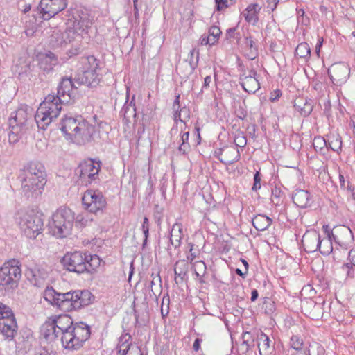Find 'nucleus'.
Masks as SVG:
<instances>
[{
    "label": "nucleus",
    "instance_id": "obj_1",
    "mask_svg": "<svg viewBox=\"0 0 355 355\" xmlns=\"http://www.w3.org/2000/svg\"><path fill=\"white\" fill-rule=\"evenodd\" d=\"M56 324V328L61 334L62 347L67 349H78L90 336L89 327L83 323L73 324L71 318L67 314H62L49 318Z\"/></svg>",
    "mask_w": 355,
    "mask_h": 355
},
{
    "label": "nucleus",
    "instance_id": "obj_2",
    "mask_svg": "<svg viewBox=\"0 0 355 355\" xmlns=\"http://www.w3.org/2000/svg\"><path fill=\"white\" fill-rule=\"evenodd\" d=\"M19 180L21 193L28 198H37L42 194L47 182L44 165L36 161L28 162L21 169Z\"/></svg>",
    "mask_w": 355,
    "mask_h": 355
},
{
    "label": "nucleus",
    "instance_id": "obj_3",
    "mask_svg": "<svg viewBox=\"0 0 355 355\" xmlns=\"http://www.w3.org/2000/svg\"><path fill=\"white\" fill-rule=\"evenodd\" d=\"M62 102L53 94L48 95L40 103L35 114V120L39 128L45 130L46 128L56 119L62 109Z\"/></svg>",
    "mask_w": 355,
    "mask_h": 355
},
{
    "label": "nucleus",
    "instance_id": "obj_4",
    "mask_svg": "<svg viewBox=\"0 0 355 355\" xmlns=\"http://www.w3.org/2000/svg\"><path fill=\"white\" fill-rule=\"evenodd\" d=\"M74 219V213L69 208L58 209L49 223L52 234L58 238H64L71 234Z\"/></svg>",
    "mask_w": 355,
    "mask_h": 355
},
{
    "label": "nucleus",
    "instance_id": "obj_5",
    "mask_svg": "<svg viewBox=\"0 0 355 355\" xmlns=\"http://www.w3.org/2000/svg\"><path fill=\"white\" fill-rule=\"evenodd\" d=\"M21 278V269L19 260H8L0 268V285L10 288H16Z\"/></svg>",
    "mask_w": 355,
    "mask_h": 355
},
{
    "label": "nucleus",
    "instance_id": "obj_6",
    "mask_svg": "<svg viewBox=\"0 0 355 355\" xmlns=\"http://www.w3.org/2000/svg\"><path fill=\"white\" fill-rule=\"evenodd\" d=\"M19 226L27 238L35 239L43 230V220L39 214L31 211L20 217Z\"/></svg>",
    "mask_w": 355,
    "mask_h": 355
},
{
    "label": "nucleus",
    "instance_id": "obj_7",
    "mask_svg": "<svg viewBox=\"0 0 355 355\" xmlns=\"http://www.w3.org/2000/svg\"><path fill=\"white\" fill-rule=\"evenodd\" d=\"M89 257L86 253L80 252H68L63 257L62 263L70 272H89V266H91L92 263L89 261Z\"/></svg>",
    "mask_w": 355,
    "mask_h": 355
},
{
    "label": "nucleus",
    "instance_id": "obj_8",
    "mask_svg": "<svg viewBox=\"0 0 355 355\" xmlns=\"http://www.w3.org/2000/svg\"><path fill=\"white\" fill-rule=\"evenodd\" d=\"M33 116V109L29 107H20L15 112L12 113L9 119V126L10 133V139H13L15 141L17 138H15L20 134L23 127L26 125L28 119Z\"/></svg>",
    "mask_w": 355,
    "mask_h": 355
},
{
    "label": "nucleus",
    "instance_id": "obj_9",
    "mask_svg": "<svg viewBox=\"0 0 355 355\" xmlns=\"http://www.w3.org/2000/svg\"><path fill=\"white\" fill-rule=\"evenodd\" d=\"M67 306V311H73L85 308L92 303L94 297L89 291H74L65 293L63 295Z\"/></svg>",
    "mask_w": 355,
    "mask_h": 355
},
{
    "label": "nucleus",
    "instance_id": "obj_10",
    "mask_svg": "<svg viewBox=\"0 0 355 355\" xmlns=\"http://www.w3.org/2000/svg\"><path fill=\"white\" fill-rule=\"evenodd\" d=\"M82 202L84 208L93 214L103 212L107 207L105 197L98 190H87L82 197Z\"/></svg>",
    "mask_w": 355,
    "mask_h": 355
},
{
    "label": "nucleus",
    "instance_id": "obj_11",
    "mask_svg": "<svg viewBox=\"0 0 355 355\" xmlns=\"http://www.w3.org/2000/svg\"><path fill=\"white\" fill-rule=\"evenodd\" d=\"M87 60L89 67L85 68L78 79L83 85L92 87H96L98 85L101 78L98 61L94 56L88 57Z\"/></svg>",
    "mask_w": 355,
    "mask_h": 355
},
{
    "label": "nucleus",
    "instance_id": "obj_12",
    "mask_svg": "<svg viewBox=\"0 0 355 355\" xmlns=\"http://www.w3.org/2000/svg\"><path fill=\"white\" fill-rule=\"evenodd\" d=\"M101 168V162L87 159L79 164L76 173H79L83 180L91 184L98 178Z\"/></svg>",
    "mask_w": 355,
    "mask_h": 355
},
{
    "label": "nucleus",
    "instance_id": "obj_13",
    "mask_svg": "<svg viewBox=\"0 0 355 355\" xmlns=\"http://www.w3.org/2000/svg\"><path fill=\"white\" fill-rule=\"evenodd\" d=\"M68 24L82 37L83 34L88 33L92 21L87 12L78 10L73 15L72 18L69 19Z\"/></svg>",
    "mask_w": 355,
    "mask_h": 355
},
{
    "label": "nucleus",
    "instance_id": "obj_14",
    "mask_svg": "<svg viewBox=\"0 0 355 355\" xmlns=\"http://www.w3.org/2000/svg\"><path fill=\"white\" fill-rule=\"evenodd\" d=\"M67 7V0H41L40 14L44 20H49Z\"/></svg>",
    "mask_w": 355,
    "mask_h": 355
},
{
    "label": "nucleus",
    "instance_id": "obj_15",
    "mask_svg": "<svg viewBox=\"0 0 355 355\" xmlns=\"http://www.w3.org/2000/svg\"><path fill=\"white\" fill-rule=\"evenodd\" d=\"M80 40L81 37L76 33V30H73L68 23L64 31H53L51 40V42L54 43L56 46H62L73 41L79 42Z\"/></svg>",
    "mask_w": 355,
    "mask_h": 355
},
{
    "label": "nucleus",
    "instance_id": "obj_16",
    "mask_svg": "<svg viewBox=\"0 0 355 355\" xmlns=\"http://www.w3.org/2000/svg\"><path fill=\"white\" fill-rule=\"evenodd\" d=\"M95 132V127L83 120L70 140L79 145L85 144L93 140Z\"/></svg>",
    "mask_w": 355,
    "mask_h": 355
},
{
    "label": "nucleus",
    "instance_id": "obj_17",
    "mask_svg": "<svg viewBox=\"0 0 355 355\" xmlns=\"http://www.w3.org/2000/svg\"><path fill=\"white\" fill-rule=\"evenodd\" d=\"M331 236L334 241L343 249L351 247L354 236L352 230L347 226L340 225L334 229Z\"/></svg>",
    "mask_w": 355,
    "mask_h": 355
},
{
    "label": "nucleus",
    "instance_id": "obj_18",
    "mask_svg": "<svg viewBox=\"0 0 355 355\" xmlns=\"http://www.w3.org/2000/svg\"><path fill=\"white\" fill-rule=\"evenodd\" d=\"M328 74L334 85H340L349 78L350 69L343 62L335 63L329 68Z\"/></svg>",
    "mask_w": 355,
    "mask_h": 355
},
{
    "label": "nucleus",
    "instance_id": "obj_19",
    "mask_svg": "<svg viewBox=\"0 0 355 355\" xmlns=\"http://www.w3.org/2000/svg\"><path fill=\"white\" fill-rule=\"evenodd\" d=\"M257 74V71L251 69L243 71L241 75L240 83L243 89L249 94H254L260 88Z\"/></svg>",
    "mask_w": 355,
    "mask_h": 355
},
{
    "label": "nucleus",
    "instance_id": "obj_20",
    "mask_svg": "<svg viewBox=\"0 0 355 355\" xmlns=\"http://www.w3.org/2000/svg\"><path fill=\"white\" fill-rule=\"evenodd\" d=\"M260 331L256 328L247 327L242 334V343L239 345V352L245 354L250 348L254 346L257 336L259 335Z\"/></svg>",
    "mask_w": 355,
    "mask_h": 355
},
{
    "label": "nucleus",
    "instance_id": "obj_21",
    "mask_svg": "<svg viewBox=\"0 0 355 355\" xmlns=\"http://www.w3.org/2000/svg\"><path fill=\"white\" fill-rule=\"evenodd\" d=\"M320 234L315 230L306 231L302 236V243L308 253L314 252L320 248Z\"/></svg>",
    "mask_w": 355,
    "mask_h": 355
},
{
    "label": "nucleus",
    "instance_id": "obj_22",
    "mask_svg": "<svg viewBox=\"0 0 355 355\" xmlns=\"http://www.w3.org/2000/svg\"><path fill=\"white\" fill-rule=\"evenodd\" d=\"M56 96L66 103L74 97L73 84L71 78H64L62 79L58 87Z\"/></svg>",
    "mask_w": 355,
    "mask_h": 355
},
{
    "label": "nucleus",
    "instance_id": "obj_23",
    "mask_svg": "<svg viewBox=\"0 0 355 355\" xmlns=\"http://www.w3.org/2000/svg\"><path fill=\"white\" fill-rule=\"evenodd\" d=\"M60 333L56 328V324L49 318L40 328V337L48 343H52L57 340Z\"/></svg>",
    "mask_w": 355,
    "mask_h": 355
},
{
    "label": "nucleus",
    "instance_id": "obj_24",
    "mask_svg": "<svg viewBox=\"0 0 355 355\" xmlns=\"http://www.w3.org/2000/svg\"><path fill=\"white\" fill-rule=\"evenodd\" d=\"M83 120L80 119L73 118L72 116H65L62 119L60 125L61 130L65 135L67 139H69L73 136V133L76 132V129L80 125V121Z\"/></svg>",
    "mask_w": 355,
    "mask_h": 355
},
{
    "label": "nucleus",
    "instance_id": "obj_25",
    "mask_svg": "<svg viewBox=\"0 0 355 355\" xmlns=\"http://www.w3.org/2000/svg\"><path fill=\"white\" fill-rule=\"evenodd\" d=\"M37 58L39 67L44 72L48 73L52 71L54 67L58 64L56 55L51 51L40 53Z\"/></svg>",
    "mask_w": 355,
    "mask_h": 355
},
{
    "label": "nucleus",
    "instance_id": "obj_26",
    "mask_svg": "<svg viewBox=\"0 0 355 355\" xmlns=\"http://www.w3.org/2000/svg\"><path fill=\"white\" fill-rule=\"evenodd\" d=\"M63 295H65V293H58L52 287H47L44 292V299L58 309L66 305L67 300Z\"/></svg>",
    "mask_w": 355,
    "mask_h": 355
},
{
    "label": "nucleus",
    "instance_id": "obj_27",
    "mask_svg": "<svg viewBox=\"0 0 355 355\" xmlns=\"http://www.w3.org/2000/svg\"><path fill=\"white\" fill-rule=\"evenodd\" d=\"M293 202L300 208H306L311 205V197L308 191L297 189L293 196Z\"/></svg>",
    "mask_w": 355,
    "mask_h": 355
},
{
    "label": "nucleus",
    "instance_id": "obj_28",
    "mask_svg": "<svg viewBox=\"0 0 355 355\" xmlns=\"http://www.w3.org/2000/svg\"><path fill=\"white\" fill-rule=\"evenodd\" d=\"M294 107L302 116H306L311 113L313 106L310 99L299 97L294 101Z\"/></svg>",
    "mask_w": 355,
    "mask_h": 355
},
{
    "label": "nucleus",
    "instance_id": "obj_29",
    "mask_svg": "<svg viewBox=\"0 0 355 355\" xmlns=\"http://www.w3.org/2000/svg\"><path fill=\"white\" fill-rule=\"evenodd\" d=\"M189 263L186 260H179L174 266L175 281L177 284H182L187 275Z\"/></svg>",
    "mask_w": 355,
    "mask_h": 355
},
{
    "label": "nucleus",
    "instance_id": "obj_30",
    "mask_svg": "<svg viewBox=\"0 0 355 355\" xmlns=\"http://www.w3.org/2000/svg\"><path fill=\"white\" fill-rule=\"evenodd\" d=\"M240 155L239 150L234 147H225L223 148V156L220 161L225 164H231L239 160Z\"/></svg>",
    "mask_w": 355,
    "mask_h": 355
},
{
    "label": "nucleus",
    "instance_id": "obj_31",
    "mask_svg": "<svg viewBox=\"0 0 355 355\" xmlns=\"http://www.w3.org/2000/svg\"><path fill=\"white\" fill-rule=\"evenodd\" d=\"M183 237V229L180 223H175L170 234V243L175 248H179Z\"/></svg>",
    "mask_w": 355,
    "mask_h": 355
},
{
    "label": "nucleus",
    "instance_id": "obj_32",
    "mask_svg": "<svg viewBox=\"0 0 355 355\" xmlns=\"http://www.w3.org/2000/svg\"><path fill=\"white\" fill-rule=\"evenodd\" d=\"M259 10L260 8L257 3H252L243 11V15L248 23L254 25L259 19L258 13Z\"/></svg>",
    "mask_w": 355,
    "mask_h": 355
},
{
    "label": "nucleus",
    "instance_id": "obj_33",
    "mask_svg": "<svg viewBox=\"0 0 355 355\" xmlns=\"http://www.w3.org/2000/svg\"><path fill=\"white\" fill-rule=\"evenodd\" d=\"M130 339L131 336L128 333L123 334L119 338L117 345L119 355H126L130 351L132 347Z\"/></svg>",
    "mask_w": 355,
    "mask_h": 355
},
{
    "label": "nucleus",
    "instance_id": "obj_34",
    "mask_svg": "<svg viewBox=\"0 0 355 355\" xmlns=\"http://www.w3.org/2000/svg\"><path fill=\"white\" fill-rule=\"evenodd\" d=\"M272 219L263 214H257L252 218V225L258 231L267 230L272 224Z\"/></svg>",
    "mask_w": 355,
    "mask_h": 355
},
{
    "label": "nucleus",
    "instance_id": "obj_35",
    "mask_svg": "<svg viewBox=\"0 0 355 355\" xmlns=\"http://www.w3.org/2000/svg\"><path fill=\"white\" fill-rule=\"evenodd\" d=\"M342 269L346 271L347 277H355V249L349 252L347 262L343 264Z\"/></svg>",
    "mask_w": 355,
    "mask_h": 355
},
{
    "label": "nucleus",
    "instance_id": "obj_36",
    "mask_svg": "<svg viewBox=\"0 0 355 355\" xmlns=\"http://www.w3.org/2000/svg\"><path fill=\"white\" fill-rule=\"evenodd\" d=\"M194 69L191 62L184 60L179 62L176 66V71L182 77V78H187L190 74L192 73Z\"/></svg>",
    "mask_w": 355,
    "mask_h": 355
},
{
    "label": "nucleus",
    "instance_id": "obj_37",
    "mask_svg": "<svg viewBox=\"0 0 355 355\" xmlns=\"http://www.w3.org/2000/svg\"><path fill=\"white\" fill-rule=\"evenodd\" d=\"M270 343L269 337L264 333L260 331L259 335L257 336V345L261 355H262L263 352L265 354L267 353V351L270 348Z\"/></svg>",
    "mask_w": 355,
    "mask_h": 355
},
{
    "label": "nucleus",
    "instance_id": "obj_38",
    "mask_svg": "<svg viewBox=\"0 0 355 355\" xmlns=\"http://www.w3.org/2000/svg\"><path fill=\"white\" fill-rule=\"evenodd\" d=\"M328 146L329 148L336 152L341 150L342 148V140L341 137L337 133H331L328 136L327 141Z\"/></svg>",
    "mask_w": 355,
    "mask_h": 355
},
{
    "label": "nucleus",
    "instance_id": "obj_39",
    "mask_svg": "<svg viewBox=\"0 0 355 355\" xmlns=\"http://www.w3.org/2000/svg\"><path fill=\"white\" fill-rule=\"evenodd\" d=\"M17 327H12V325H8L5 324L4 321L0 322V331H1L2 334L5 336V338L8 340H11L13 339L16 329Z\"/></svg>",
    "mask_w": 355,
    "mask_h": 355
},
{
    "label": "nucleus",
    "instance_id": "obj_40",
    "mask_svg": "<svg viewBox=\"0 0 355 355\" xmlns=\"http://www.w3.org/2000/svg\"><path fill=\"white\" fill-rule=\"evenodd\" d=\"M127 121H129L130 118H135L137 115L136 108L132 101L130 103H125L122 107L120 112Z\"/></svg>",
    "mask_w": 355,
    "mask_h": 355
},
{
    "label": "nucleus",
    "instance_id": "obj_41",
    "mask_svg": "<svg viewBox=\"0 0 355 355\" xmlns=\"http://www.w3.org/2000/svg\"><path fill=\"white\" fill-rule=\"evenodd\" d=\"M320 248L318 250H320L321 254L323 255H328L333 251L332 241L330 236L321 239L320 238Z\"/></svg>",
    "mask_w": 355,
    "mask_h": 355
},
{
    "label": "nucleus",
    "instance_id": "obj_42",
    "mask_svg": "<svg viewBox=\"0 0 355 355\" xmlns=\"http://www.w3.org/2000/svg\"><path fill=\"white\" fill-rule=\"evenodd\" d=\"M92 220L93 219L88 214L81 213L77 215L74 219V223L76 227L82 228L89 225Z\"/></svg>",
    "mask_w": 355,
    "mask_h": 355
},
{
    "label": "nucleus",
    "instance_id": "obj_43",
    "mask_svg": "<svg viewBox=\"0 0 355 355\" xmlns=\"http://www.w3.org/2000/svg\"><path fill=\"white\" fill-rule=\"evenodd\" d=\"M311 50L306 42H302L297 45L295 49V55L301 58H306L310 55Z\"/></svg>",
    "mask_w": 355,
    "mask_h": 355
},
{
    "label": "nucleus",
    "instance_id": "obj_44",
    "mask_svg": "<svg viewBox=\"0 0 355 355\" xmlns=\"http://www.w3.org/2000/svg\"><path fill=\"white\" fill-rule=\"evenodd\" d=\"M192 263L195 275L198 277H202L205 275L207 269L205 262L202 261H198Z\"/></svg>",
    "mask_w": 355,
    "mask_h": 355
},
{
    "label": "nucleus",
    "instance_id": "obj_45",
    "mask_svg": "<svg viewBox=\"0 0 355 355\" xmlns=\"http://www.w3.org/2000/svg\"><path fill=\"white\" fill-rule=\"evenodd\" d=\"M4 321L5 324L17 327L13 312H0V322Z\"/></svg>",
    "mask_w": 355,
    "mask_h": 355
},
{
    "label": "nucleus",
    "instance_id": "obj_46",
    "mask_svg": "<svg viewBox=\"0 0 355 355\" xmlns=\"http://www.w3.org/2000/svg\"><path fill=\"white\" fill-rule=\"evenodd\" d=\"M220 34L221 31L219 27L216 26L210 27L209 30V35L207 36L210 38L211 44H215L218 42Z\"/></svg>",
    "mask_w": 355,
    "mask_h": 355
},
{
    "label": "nucleus",
    "instance_id": "obj_47",
    "mask_svg": "<svg viewBox=\"0 0 355 355\" xmlns=\"http://www.w3.org/2000/svg\"><path fill=\"white\" fill-rule=\"evenodd\" d=\"M189 246V254L187 255V261L192 263L193 260L198 256L199 250L198 249H194V245L191 243L188 244Z\"/></svg>",
    "mask_w": 355,
    "mask_h": 355
},
{
    "label": "nucleus",
    "instance_id": "obj_48",
    "mask_svg": "<svg viewBox=\"0 0 355 355\" xmlns=\"http://www.w3.org/2000/svg\"><path fill=\"white\" fill-rule=\"evenodd\" d=\"M313 147L317 152H322L324 146H327V142L323 137H315L313 140Z\"/></svg>",
    "mask_w": 355,
    "mask_h": 355
},
{
    "label": "nucleus",
    "instance_id": "obj_49",
    "mask_svg": "<svg viewBox=\"0 0 355 355\" xmlns=\"http://www.w3.org/2000/svg\"><path fill=\"white\" fill-rule=\"evenodd\" d=\"M245 45L247 48L250 50L251 56H249L251 60L255 58L257 55V48L255 46L254 42L252 40V38L246 37L245 40Z\"/></svg>",
    "mask_w": 355,
    "mask_h": 355
},
{
    "label": "nucleus",
    "instance_id": "obj_50",
    "mask_svg": "<svg viewBox=\"0 0 355 355\" xmlns=\"http://www.w3.org/2000/svg\"><path fill=\"white\" fill-rule=\"evenodd\" d=\"M291 347L295 350L299 351L302 349L303 341L297 336H293L290 340Z\"/></svg>",
    "mask_w": 355,
    "mask_h": 355
},
{
    "label": "nucleus",
    "instance_id": "obj_51",
    "mask_svg": "<svg viewBox=\"0 0 355 355\" xmlns=\"http://www.w3.org/2000/svg\"><path fill=\"white\" fill-rule=\"evenodd\" d=\"M316 291L309 284L304 286L301 290V295L307 296L308 297H313L315 295Z\"/></svg>",
    "mask_w": 355,
    "mask_h": 355
},
{
    "label": "nucleus",
    "instance_id": "obj_52",
    "mask_svg": "<svg viewBox=\"0 0 355 355\" xmlns=\"http://www.w3.org/2000/svg\"><path fill=\"white\" fill-rule=\"evenodd\" d=\"M346 191L348 197L354 202L355 205V187L349 181L347 182Z\"/></svg>",
    "mask_w": 355,
    "mask_h": 355
},
{
    "label": "nucleus",
    "instance_id": "obj_53",
    "mask_svg": "<svg viewBox=\"0 0 355 355\" xmlns=\"http://www.w3.org/2000/svg\"><path fill=\"white\" fill-rule=\"evenodd\" d=\"M89 257V261L92 263L91 266H89V272L94 269V267H98L100 265V259L97 255L87 254Z\"/></svg>",
    "mask_w": 355,
    "mask_h": 355
},
{
    "label": "nucleus",
    "instance_id": "obj_54",
    "mask_svg": "<svg viewBox=\"0 0 355 355\" xmlns=\"http://www.w3.org/2000/svg\"><path fill=\"white\" fill-rule=\"evenodd\" d=\"M261 188V176L260 173L257 171L254 175V184L252 187L253 191H257Z\"/></svg>",
    "mask_w": 355,
    "mask_h": 355
},
{
    "label": "nucleus",
    "instance_id": "obj_55",
    "mask_svg": "<svg viewBox=\"0 0 355 355\" xmlns=\"http://www.w3.org/2000/svg\"><path fill=\"white\" fill-rule=\"evenodd\" d=\"M279 0H268L266 8L268 11H274Z\"/></svg>",
    "mask_w": 355,
    "mask_h": 355
},
{
    "label": "nucleus",
    "instance_id": "obj_56",
    "mask_svg": "<svg viewBox=\"0 0 355 355\" xmlns=\"http://www.w3.org/2000/svg\"><path fill=\"white\" fill-rule=\"evenodd\" d=\"M182 112L180 109L173 110V119L174 121L177 123L178 121L185 123V120L181 118Z\"/></svg>",
    "mask_w": 355,
    "mask_h": 355
},
{
    "label": "nucleus",
    "instance_id": "obj_57",
    "mask_svg": "<svg viewBox=\"0 0 355 355\" xmlns=\"http://www.w3.org/2000/svg\"><path fill=\"white\" fill-rule=\"evenodd\" d=\"M305 315L313 320H317L319 318H322L323 314L322 312H308V314H305Z\"/></svg>",
    "mask_w": 355,
    "mask_h": 355
},
{
    "label": "nucleus",
    "instance_id": "obj_58",
    "mask_svg": "<svg viewBox=\"0 0 355 355\" xmlns=\"http://www.w3.org/2000/svg\"><path fill=\"white\" fill-rule=\"evenodd\" d=\"M35 355H54V354L52 351L49 352L44 347H40L37 350Z\"/></svg>",
    "mask_w": 355,
    "mask_h": 355
},
{
    "label": "nucleus",
    "instance_id": "obj_59",
    "mask_svg": "<svg viewBox=\"0 0 355 355\" xmlns=\"http://www.w3.org/2000/svg\"><path fill=\"white\" fill-rule=\"evenodd\" d=\"M235 142H236V146H239V147H243L246 145V139L244 137H238L235 139Z\"/></svg>",
    "mask_w": 355,
    "mask_h": 355
},
{
    "label": "nucleus",
    "instance_id": "obj_60",
    "mask_svg": "<svg viewBox=\"0 0 355 355\" xmlns=\"http://www.w3.org/2000/svg\"><path fill=\"white\" fill-rule=\"evenodd\" d=\"M126 355H142V353L139 347H132Z\"/></svg>",
    "mask_w": 355,
    "mask_h": 355
},
{
    "label": "nucleus",
    "instance_id": "obj_61",
    "mask_svg": "<svg viewBox=\"0 0 355 355\" xmlns=\"http://www.w3.org/2000/svg\"><path fill=\"white\" fill-rule=\"evenodd\" d=\"M216 3L217 4V10H220L223 8L227 7V5L226 4L227 0H215Z\"/></svg>",
    "mask_w": 355,
    "mask_h": 355
},
{
    "label": "nucleus",
    "instance_id": "obj_62",
    "mask_svg": "<svg viewBox=\"0 0 355 355\" xmlns=\"http://www.w3.org/2000/svg\"><path fill=\"white\" fill-rule=\"evenodd\" d=\"M190 149L189 144L181 143L179 146V150L182 152L183 154L187 153V151Z\"/></svg>",
    "mask_w": 355,
    "mask_h": 355
},
{
    "label": "nucleus",
    "instance_id": "obj_63",
    "mask_svg": "<svg viewBox=\"0 0 355 355\" xmlns=\"http://www.w3.org/2000/svg\"><path fill=\"white\" fill-rule=\"evenodd\" d=\"M339 182L340 187L346 191L347 182L345 181L344 175L341 173L339 174Z\"/></svg>",
    "mask_w": 355,
    "mask_h": 355
},
{
    "label": "nucleus",
    "instance_id": "obj_64",
    "mask_svg": "<svg viewBox=\"0 0 355 355\" xmlns=\"http://www.w3.org/2000/svg\"><path fill=\"white\" fill-rule=\"evenodd\" d=\"M180 110L181 111L182 114H183V116L184 117V120L189 119L190 118L189 110L187 109L186 107H184L180 109Z\"/></svg>",
    "mask_w": 355,
    "mask_h": 355
}]
</instances>
